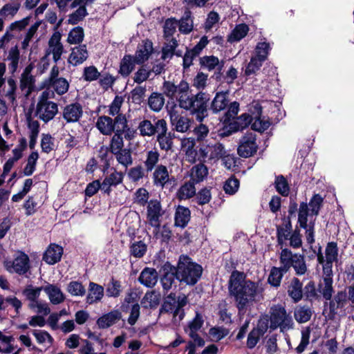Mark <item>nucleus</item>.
I'll list each match as a JSON object with an SVG mask.
<instances>
[{
  "instance_id": "nucleus-59",
  "label": "nucleus",
  "mask_w": 354,
  "mask_h": 354,
  "mask_svg": "<svg viewBox=\"0 0 354 354\" xmlns=\"http://www.w3.org/2000/svg\"><path fill=\"white\" fill-rule=\"evenodd\" d=\"M347 301V295L344 292H338L330 303V310L335 312L339 308H343Z\"/></svg>"
},
{
  "instance_id": "nucleus-61",
  "label": "nucleus",
  "mask_w": 354,
  "mask_h": 354,
  "mask_svg": "<svg viewBox=\"0 0 354 354\" xmlns=\"http://www.w3.org/2000/svg\"><path fill=\"white\" fill-rule=\"evenodd\" d=\"M283 272L281 268L274 267L272 268L268 277V282L273 286L277 287L280 285Z\"/></svg>"
},
{
  "instance_id": "nucleus-26",
  "label": "nucleus",
  "mask_w": 354,
  "mask_h": 354,
  "mask_svg": "<svg viewBox=\"0 0 354 354\" xmlns=\"http://www.w3.org/2000/svg\"><path fill=\"white\" fill-rule=\"evenodd\" d=\"M122 178V174L114 170L104 179L102 183L101 190L104 193L109 194L111 192V187L116 186L121 183Z\"/></svg>"
},
{
  "instance_id": "nucleus-57",
  "label": "nucleus",
  "mask_w": 354,
  "mask_h": 354,
  "mask_svg": "<svg viewBox=\"0 0 354 354\" xmlns=\"http://www.w3.org/2000/svg\"><path fill=\"white\" fill-rule=\"evenodd\" d=\"M270 50V44L266 41L259 42L255 48V55L257 59L264 62L269 54Z\"/></svg>"
},
{
  "instance_id": "nucleus-30",
  "label": "nucleus",
  "mask_w": 354,
  "mask_h": 354,
  "mask_svg": "<svg viewBox=\"0 0 354 354\" xmlns=\"http://www.w3.org/2000/svg\"><path fill=\"white\" fill-rule=\"evenodd\" d=\"M288 295L295 302L300 301L303 296L302 283L297 279L293 278L288 289Z\"/></svg>"
},
{
  "instance_id": "nucleus-24",
  "label": "nucleus",
  "mask_w": 354,
  "mask_h": 354,
  "mask_svg": "<svg viewBox=\"0 0 354 354\" xmlns=\"http://www.w3.org/2000/svg\"><path fill=\"white\" fill-rule=\"evenodd\" d=\"M104 295V290L102 286L94 282H90L86 296V303L88 304H96L102 300Z\"/></svg>"
},
{
  "instance_id": "nucleus-16",
  "label": "nucleus",
  "mask_w": 354,
  "mask_h": 354,
  "mask_svg": "<svg viewBox=\"0 0 354 354\" xmlns=\"http://www.w3.org/2000/svg\"><path fill=\"white\" fill-rule=\"evenodd\" d=\"M82 113V106L79 103H73L64 107L62 115L67 122H76L80 119Z\"/></svg>"
},
{
  "instance_id": "nucleus-15",
  "label": "nucleus",
  "mask_w": 354,
  "mask_h": 354,
  "mask_svg": "<svg viewBox=\"0 0 354 354\" xmlns=\"http://www.w3.org/2000/svg\"><path fill=\"white\" fill-rule=\"evenodd\" d=\"M169 116L171 124L175 131L185 133L189 129L191 121L187 117L180 115L174 111H171Z\"/></svg>"
},
{
  "instance_id": "nucleus-51",
  "label": "nucleus",
  "mask_w": 354,
  "mask_h": 354,
  "mask_svg": "<svg viewBox=\"0 0 354 354\" xmlns=\"http://www.w3.org/2000/svg\"><path fill=\"white\" fill-rule=\"evenodd\" d=\"M43 287H34L32 286H26L23 290V295L30 302H35L38 301Z\"/></svg>"
},
{
  "instance_id": "nucleus-1",
  "label": "nucleus",
  "mask_w": 354,
  "mask_h": 354,
  "mask_svg": "<svg viewBox=\"0 0 354 354\" xmlns=\"http://www.w3.org/2000/svg\"><path fill=\"white\" fill-rule=\"evenodd\" d=\"M228 291L239 312L262 298V288L259 284L248 279L243 272L238 270H234L230 276Z\"/></svg>"
},
{
  "instance_id": "nucleus-60",
  "label": "nucleus",
  "mask_w": 354,
  "mask_h": 354,
  "mask_svg": "<svg viewBox=\"0 0 354 354\" xmlns=\"http://www.w3.org/2000/svg\"><path fill=\"white\" fill-rule=\"evenodd\" d=\"M118 162L123 165L124 167H127L132 165L133 160L131 157V151L128 149H123L114 153Z\"/></svg>"
},
{
  "instance_id": "nucleus-13",
  "label": "nucleus",
  "mask_w": 354,
  "mask_h": 354,
  "mask_svg": "<svg viewBox=\"0 0 354 354\" xmlns=\"http://www.w3.org/2000/svg\"><path fill=\"white\" fill-rule=\"evenodd\" d=\"M43 290L46 294L50 302L53 305L60 304L66 299L65 295L57 285L47 283L43 287Z\"/></svg>"
},
{
  "instance_id": "nucleus-17",
  "label": "nucleus",
  "mask_w": 354,
  "mask_h": 354,
  "mask_svg": "<svg viewBox=\"0 0 354 354\" xmlns=\"http://www.w3.org/2000/svg\"><path fill=\"white\" fill-rule=\"evenodd\" d=\"M122 318V313L119 310H113L100 317L96 324L100 328H107L117 323Z\"/></svg>"
},
{
  "instance_id": "nucleus-47",
  "label": "nucleus",
  "mask_w": 354,
  "mask_h": 354,
  "mask_svg": "<svg viewBox=\"0 0 354 354\" xmlns=\"http://www.w3.org/2000/svg\"><path fill=\"white\" fill-rule=\"evenodd\" d=\"M84 37V32L82 28L77 26L68 32L67 42L70 44H80Z\"/></svg>"
},
{
  "instance_id": "nucleus-19",
  "label": "nucleus",
  "mask_w": 354,
  "mask_h": 354,
  "mask_svg": "<svg viewBox=\"0 0 354 354\" xmlns=\"http://www.w3.org/2000/svg\"><path fill=\"white\" fill-rule=\"evenodd\" d=\"M26 141L24 139L21 140L19 145H18L12 151V157L10 158L4 164L3 174H8L15 162L22 158L23 151L26 149Z\"/></svg>"
},
{
  "instance_id": "nucleus-18",
  "label": "nucleus",
  "mask_w": 354,
  "mask_h": 354,
  "mask_svg": "<svg viewBox=\"0 0 354 354\" xmlns=\"http://www.w3.org/2000/svg\"><path fill=\"white\" fill-rule=\"evenodd\" d=\"M88 57V53L86 45H79L71 49L68 57V63L73 66H77L85 62Z\"/></svg>"
},
{
  "instance_id": "nucleus-11",
  "label": "nucleus",
  "mask_w": 354,
  "mask_h": 354,
  "mask_svg": "<svg viewBox=\"0 0 354 354\" xmlns=\"http://www.w3.org/2000/svg\"><path fill=\"white\" fill-rule=\"evenodd\" d=\"M62 35L59 32H54L48 41L47 54L52 55L55 62H58L64 52V46L61 43Z\"/></svg>"
},
{
  "instance_id": "nucleus-21",
  "label": "nucleus",
  "mask_w": 354,
  "mask_h": 354,
  "mask_svg": "<svg viewBox=\"0 0 354 354\" xmlns=\"http://www.w3.org/2000/svg\"><path fill=\"white\" fill-rule=\"evenodd\" d=\"M153 50L152 42L146 40L140 44L136 52L133 59L136 64H141L147 61Z\"/></svg>"
},
{
  "instance_id": "nucleus-42",
  "label": "nucleus",
  "mask_w": 354,
  "mask_h": 354,
  "mask_svg": "<svg viewBox=\"0 0 354 354\" xmlns=\"http://www.w3.org/2000/svg\"><path fill=\"white\" fill-rule=\"evenodd\" d=\"M200 64L202 67L207 68L209 71H212L216 67L221 70L223 66V62H220L218 57L211 55L205 56L201 58Z\"/></svg>"
},
{
  "instance_id": "nucleus-12",
  "label": "nucleus",
  "mask_w": 354,
  "mask_h": 354,
  "mask_svg": "<svg viewBox=\"0 0 354 354\" xmlns=\"http://www.w3.org/2000/svg\"><path fill=\"white\" fill-rule=\"evenodd\" d=\"M196 140L194 138H183L180 140L181 150L185 153V159L189 163H194L198 156L195 149Z\"/></svg>"
},
{
  "instance_id": "nucleus-62",
  "label": "nucleus",
  "mask_w": 354,
  "mask_h": 354,
  "mask_svg": "<svg viewBox=\"0 0 354 354\" xmlns=\"http://www.w3.org/2000/svg\"><path fill=\"white\" fill-rule=\"evenodd\" d=\"M39 158V154L37 151L32 152L28 156L27 164L24 169V174L26 176H31L35 170L37 161Z\"/></svg>"
},
{
  "instance_id": "nucleus-44",
  "label": "nucleus",
  "mask_w": 354,
  "mask_h": 354,
  "mask_svg": "<svg viewBox=\"0 0 354 354\" xmlns=\"http://www.w3.org/2000/svg\"><path fill=\"white\" fill-rule=\"evenodd\" d=\"M292 233V225L290 221L286 222L282 225L277 227V240L280 245L288 240Z\"/></svg>"
},
{
  "instance_id": "nucleus-36",
  "label": "nucleus",
  "mask_w": 354,
  "mask_h": 354,
  "mask_svg": "<svg viewBox=\"0 0 354 354\" xmlns=\"http://www.w3.org/2000/svg\"><path fill=\"white\" fill-rule=\"evenodd\" d=\"M249 31L248 26L245 24H240L234 28L228 37V41L231 43L239 41L244 38Z\"/></svg>"
},
{
  "instance_id": "nucleus-58",
  "label": "nucleus",
  "mask_w": 354,
  "mask_h": 354,
  "mask_svg": "<svg viewBox=\"0 0 354 354\" xmlns=\"http://www.w3.org/2000/svg\"><path fill=\"white\" fill-rule=\"evenodd\" d=\"M312 315L311 310L309 308L299 306L295 310V319L299 323H305L308 322Z\"/></svg>"
},
{
  "instance_id": "nucleus-63",
  "label": "nucleus",
  "mask_w": 354,
  "mask_h": 354,
  "mask_svg": "<svg viewBox=\"0 0 354 354\" xmlns=\"http://www.w3.org/2000/svg\"><path fill=\"white\" fill-rule=\"evenodd\" d=\"M122 135V133L115 132L111 140L110 149L113 154L123 150L124 141Z\"/></svg>"
},
{
  "instance_id": "nucleus-56",
  "label": "nucleus",
  "mask_w": 354,
  "mask_h": 354,
  "mask_svg": "<svg viewBox=\"0 0 354 354\" xmlns=\"http://www.w3.org/2000/svg\"><path fill=\"white\" fill-rule=\"evenodd\" d=\"M68 293L72 296L82 297L86 293V289L82 283L74 281H71L66 288Z\"/></svg>"
},
{
  "instance_id": "nucleus-25",
  "label": "nucleus",
  "mask_w": 354,
  "mask_h": 354,
  "mask_svg": "<svg viewBox=\"0 0 354 354\" xmlns=\"http://www.w3.org/2000/svg\"><path fill=\"white\" fill-rule=\"evenodd\" d=\"M153 169L154 171L153 173V181L154 185L161 188L164 187L165 184L169 180V175L167 167L162 165H160Z\"/></svg>"
},
{
  "instance_id": "nucleus-38",
  "label": "nucleus",
  "mask_w": 354,
  "mask_h": 354,
  "mask_svg": "<svg viewBox=\"0 0 354 354\" xmlns=\"http://www.w3.org/2000/svg\"><path fill=\"white\" fill-rule=\"evenodd\" d=\"M295 254H293L290 250L283 249L280 254V263L283 272H288L292 267V262L295 259Z\"/></svg>"
},
{
  "instance_id": "nucleus-8",
  "label": "nucleus",
  "mask_w": 354,
  "mask_h": 354,
  "mask_svg": "<svg viewBox=\"0 0 354 354\" xmlns=\"http://www.w3.org/2000/svg\"><path fill=\"white\" fill-rule=\"evenodd\" d=\"M187 303V299L185 295L179 296L177 301H176L175 298L173 297L171 294L165 301L163 308L167 312L172 313L174 317L178 316L179 319H182L183 317L182 308L185 306Z\"/></svg>"
},
{
  "instance_id": "nucleus-31",
  "label": "nucleus",
  "mask_w": 354,
  "mask_h": 354,
  "mask_svg": "<svg viewBox=\"0 0 354 354\" xmlns=\"http://www.w3.org/2000/svg\"><path fill=\"white\" fill-rule=\"evenodd\" d=\"M190 219V211L188 208L178 206L175 214V224L177 226L184 227Z\"/></svg>"
},
{
  "instance_id": "nucleus-37",
  "label": "nucleus",
  "mask_w": 354,
  "mask_h": 354,
  "mask_svg": "<svg viewBox=\"0 0 354 354\" xmlns=\"http://www.w3.org/2000/svg\"><path fill=\"white\" fill-rule=\"evenodd\" d=\"M160 153L157 149H153L147 151L146 158L144 162L145 167L147 171H151L158 162Z\"/></svg>"
},
{
  "instance_id": "nucleus-35",
  "label": "nucleus",
  "mask_w": 354,
  "mask_h": 354,
  "mask_svg": "<svg viewBox=\"0 0 354 354\" xmlns=\"http://www.w3.org/2000/svg\"><path fill=\"white\" fill-rule=\"evenodd\" d=\"M319 292L326 300H330L333 295V279L329 275L323 279L319 285Z\"/></svg>"
},
{
  "instance_id": "nucleus-32",
  "label": "nucleus",
  "mask_w": 354,
  "mask_h": 354,
  "mask_svg": "<svg viewBox=\"0 0 354 354\" xmlns=\"http://www.w3.org/2000/svg\"><path fill=\"white\" fill-rule=\"evenodd\" d=\"M178 25L180 32L183 34H188L193 30L194 24L189 10H187L185 12L184 15L178 22Z\"/></svg>"
},
{
  "instance_id": "nucleus-27",
  "label": "nucleus",
  "mask_w": 354,
  "mask_h": 354,
  "mask_svg": "<svg viewBox=\"0 0 354 354\" xmlns=\"http://www.w3.org/2000/svg\"><path fill=\"white\" fill-rule=\"evenodd\" d=\"M97 129L104 135H111L114 131L113 120L109 116L103 115L97 118L96 122Z\"/></svg>"
},
{
  "instance_id": "nucleus-6",
  "label": "nucleus",
  "mask_w": 354,
  "mask_h": 354,
  "mask_svg": "<svg viewBox=\"0 0 354 354\" xmlns=\"http://www.w3.org/2000/svg\"><path fill=\"white\" fill-rule=\"evenodd\" d=\"M156 128L158 129L156 140L161 150L168 151L173 147V140L174 134L168 132L167 124L165 120L159 119L156 121Z\"/></svg>"
},
{
  "instance_id": "nucleus-50",
  "label": "nucleus",
  "mask_w": 354,
  "mask_h": 354,
  "mask_svg": "<svg viewBox=\"0 0 354 354\" xmlns=\"http://www.w3.org/2000/svg\"><path fill=\"white\" fill-rule=\"evenodd\" d=\"M292 267L294 268L297 275L304 274L307 271L304 257L301 254H295Z\"/></svg>"
},
{
  "instance_id": "nucleus-14",
  "label": "nucleus",
  "mask_w": 354,
  "mask_h": 354,
  "mask_svg": "<svg viewBox=\"0 0 354 354\" xmlns=\"http://www.w3.org/2000/svg\"><path fill=\"white\" fill-rule=\"evenodd\" d=\"M205 94L200 93L194 95L192 99V109H189L196 114V120L202 121L207 112L206 100Z\"/></svg>"
},
{
  "instance_id": "nucleus-23",
  "label": "nucleus",
  "mask_w": 354,
  "mask_h": 354,
  "mask_svg": "<svg viewBox=\"0 0 354 354\" xmlns=\"http://www.w3.org/2000/svg\"><path fill=\"white\" fill-rule=\"evenodd\" d=\"M63 254V249L56 244H50L46 250L43 260L49 265H53L59 261Z\"/></svg>"
},
{
  "instance_id": "nucleus-34",
  "label": "nucleus",
  "mask_w": 354,
  "mask_h": 354,
  "mask_svg": "<svg viewBox=\"0 0 354 354\" xmlns=\"http://www.w3.org/2000/svg\"><path fill=\"white\" fill-rule=\"evenodd\" d=\"M46 85L48 86L47 89L50 90L49 88H52L56 93H57L59 95L66 93L69 88V83L64 77H60V79L55 80L54 81Z\"/></svg>"
},
{
  "instance_id": "nucleus-4",
  "label": "nucleus",
  "mask_w": 354,
  "mask_h": 354,
  "mask_svg": "<svg viewBox=\"0 0 354 354\" xmlns=\"http://www.w3.org/2000/svg\"><path fill=\"white\" fill-rule=\"evenodd\" d=\"M270 328L275 330L279 328L281 332L292 328L293 321L290 314L287 313L284 307L274 305L270 310Z\"/></svg>"
},
{
  "instance_id": "nucleus-53",
  "label": "nucleus",
  "mask_w": 354,
  "mask_h": 354,
  "mask_svg": "<svg viewBox=\"0 0 354 354\" xmlns=\"http://www.w3.org/2000/svg\"><path fill=\"white\" fill-rule=\"evenodd\" d=\"M159 295L155 292H147L142 299L144 308H156L159 304Z\"/></svg>"
},
{
  "instance_id": "nucleus-43",
  "label": "nucleus",
  "mask_w": 354,
  "mask_h": 354,
  "mask_svg": "<svg viewBox=\"0 0 354 354\" xmlns=\"http://www.w3.org/2000/svg\"><path fill=\"white\" fill-rule=\"evenodd\" d=\"M136 64L133 56L125 55L120 63V73L122 76H128L133 70Z\"/></svg>"
},
{
  "instance_id": "nucleus-46",
  "label": "nucleus",
  "mask_w": 354,
  "mask_h": 354,
  "mask_svg": "<svg viewBox=\"0 0 354 354\" xmlns=\"http://www.w3.org/2000/svg\"><path fill=\"white\" fill-rule=\"evenodd\" d=\"M7 60L9 62L8 67L10 72L14 73L18 68L19 61V50L17 46L9 50Z\"/></svg>"
},
{
  "instance_id": "nucleus-9",
  "label": "nucleus",
  "mask_w": 354,
  "mask_h": 354,
  "mask_svg": "<svg viewBox=\"0 0 354 354\" xmlns=\"http://www.w3.org/2000/svg\"><path fill=\"white\" fill-rule=\"evenodd\" d=\"M163 212L160 202L158 200H151L149 202L147 206V218L149 224L156 228L160 227V220Z\"/></svg>"
},
{
  "instance_id": "nucleus-39",
  "label": "nucleus",
  "mask_w": 354,
  "mask_h": 354,
  "mask_svg": "<svg viewBox=\"0 0 354 354\" xmlns=\"http://www.w3.org/2000/svg\"><path fill=\"white\" fill-rule=\"evenodd\" d=\"M337 246L334 242L328 243L326 248V263L324 269L331 268L332 263L337 260Z\"/></svg>"
},
{
  "instance_id": "nucleus-45",
  "label": "nucleus",
  "mask_w": 354,
  "mask_h": 354,
  "mask_svg": "<svg viewBox=\"0 0 354 354\" xmlns=\"http://www.w3.org/2000/svg\"><path fill=\"white\" fill-rule=\"evenodd\" d=\"M86 4H81L75 11L68 15V23L69 24L75 25L82 21L86 15L87 11L86 8Z\"/></svg>"
},
{
  "instance_id": "nucleus-3",
  "label": "nucleus",
  "mask_w": 354,
  "mask_h": 354,
  "mask_svg": "<svg viewBox=\"0 0 354 354\" xmlns=\"http://www.w3.org/2000/svg\"><path fill=\"white\" fill-rule=\"evenodd\" d=\"M52 90L46 89L39 96L36 107V115L45 123L53 120L58 113V106L49 99L54 98Z\"/></svg>"
},
{
  "instance_id": "nucleus-52",
  "label": "nucleus",
  "mask_w": 354,
  "mask_h": 354,
  "mask_svg": "<svg viewBox=\"0 0 354 354\" xmlns=\"http://www.w3.org/2000/svg\"><path fill=\"white\" fill-rule=\"evenodd\" d=\"M19 3L6 4L0 9V15L4 19H12L19 11Z\"/></svg>"
},
{
  "instance_id": "nucleus-48",
  "label": "nucleus",
  "mask_w": 354,
  "mask_h": 354,
  "mask_svg": "<svg viewBox=\"0 0 354 354\" xmlns=\"http://www.w3.org/2000/svg\"><path fill=\"white\" fill-rule=\"evenodd\" d=\"M147 249V244L143 241H135L131 243L130 254L136 258L142 257Z\"/></svg>"
},
{
  "instance_id": "nucleus-29",
  "label": "nucleus",
  "mask_w": 354,
  "mask_h": 354,
  "mask_svg": "<svg viewBox=\"0 0 354 354\" xmlns=\"http://www.w3.org/2000/svg\"><path fill=\"white\" fill-rule=\"evenodd\" d=\"M208 174V169L204 164H198L190 170L191 181L194 183L204 180Z\"/></svg>"
},
{
  "instance_id": "nucleus-20",
  "label": "nucleus",
  "mask_w": 354,
  "mask_h": 354,
  "mask_svg": "<svg viewBox=\"0 0 354 354\" xmlns=\"http://www.w3.org/2000/svg\"><path fill=\"white\" fill-rule=\"evenodd\" d=\"M164 274L161 278V284L165 290L167 291L172 287L175 281L176 277V267L171 266L169 263H166L162 266Z\"/></svg>"
},
{
  "instance_id": "nucleus-41",
  "label": "nucleus",
  "mask_w": 354,
  "mask_h": 354,
  "mask_svg": "<svg viewBox=\"0 0 354 354\" xmlns=\"http://www.w3.org/2000/svg\"><path fill=\"white\" fill-rule=\"evenodd\" d=\"M196 194V188L192 181L185 183L177 192V197L180 200H186L192 197Z\"/></svg>"
},
{
  "instance_id": "nucleus-40",
  "label": "nucleus",
  "mask_w": 354,
  "mask_h": 354,
  "mask_svg": "<svg viewBox=\"0 0 354 354\" xmlns=\"http://www.w3.org/2000/svg\"><path fill=\"white\" fill-rule=\"evenodd\" d=\"M138 129L140 131V134L142 136H152L156 133H158V129L156 128V122L155 124H153L150 120H144L141 121L139 124Z\"/></svg>"
},
{
  "instance_id": "nucleus-33",
  "label": "nucleus",
  "mask_w": 354,
  "mask_h": 354,
  "mask_svg": "<svg viewBox=\"0 0 354 354\" xmlns=\"http://www.w3.org/2000/svg\"><path fill=\"white\" fill-rule=\"evenodd\" d=\"M32 335L39 344L46 347H50L54 342L50 334L44 330H33Z\"/></svg>"
},
{
  "instance_id": "nucleus-22",
  "label": "nucleus",
  "mask_w": 354,
  "mask_h": 354,
  "mask_svg": "<svg viewBox=\"0 0 354 354\" xmlns=\"http://www.w3.org/2000/svg\"><path fill=\"white\" fill-rule=\"evenodd\" d=\"M158 279V274L156 269L153 268H145L141 272L138 280L146 287H153Z\"/></svg>"
},
{
  "instance_id": "nucleus-2",
  "label": "nucleus",
  "mask_w": 354,
  "mask_h": 354,
  "mask_svg": "<svg viewBox=\"0 0 354 354\" xmlns=\"http://www.w3.org/2000/svg\"><path fill=\"white\" fill-rule=\"evenodd\" d=\"M176 279L187 285H194L201 278L203 268L196 263L185 255L179 257L178 266L176 268Z\"/></svg>"
},
{
  "instance_id": "nucleus-64",
  "label": "nucleus",
  "mask_w": 354,
  "mask_h": 354,
  "mask_svg": "<svg viewBox=\"0 0 354 354\" xmlns=\"http://www.w3.org/2000/svg\"><path fill=\"white\" fill-rule=\"evenodd\" d=\"M106 295L109 297H118L122 292V286L120 282L112 279L106 286Z\"/></svg>"
},
{
  "instance_id": "nucleus-54",
  "label": "nucleus",
  "mask_w": 354,
  "mask_h": 354,
  "mask_svg": "<svg viewBox=\"0 0 354 354\" xmlns=\"http://www.w3.org/2000/svg\"><path fill=\"white\" fill-rule=\"evenodd\" d=\"M252 129L254 131L263 132L268 129L270 122L265 117H257L250 120Z\"/></svg>"
},
{
  "instance_id": "nucleus-55",
  "label": "nucleus",
  "mask_w": 354,
  "mask_h": 354,
  "mask_svg": "<svg viewBox=\"0 0 354 354\" xmlns=\"http://www.w3.org/2000/svg\"><path fill=\"white\" fill-rule=\"evenodd\" d=\"M113 124L116 133H122V132L131 131V129L127 124V120L124 115L118 114L115 118Z\"/></svg>"
},
{
  "instance_id": "nucleus-7",
  "label": "nucleus",
  "mask_w": 354,
  "mask_h": 354,
  "mask_svg": "<svg viewBox=\"0 0 354 354\" xmlns=\"http://www.w3.org/2000/svg\"><path fill=\"white\" fill-rule=\"evenodd\" d=\"M6 269L10 273L26 274L30 268L29 257L24 252H19L13 260L4 262Z\"/></svg>"
},
{
  "instance_id": "nucleus-28",
  "label": "nucleus",
  "mask_w": 354,
  "mask_h": 354,
  "mask_svg": "<svg viewBox=\"0 0 354 354\" xmlns=\"http://www.w3.org/2000/svg\"><path fill=\"white\" fill-rule=\"evenodd\" d=\"M227 92H218L216 94L211 104L214 113H218L225 109L228 104Z\"/></svg>"
},
{
  "instance_id": "nucleus-5",
  "label": "nucleus",
  "mask_w": 354,
  "mask_h": 354,
  "mask_svg": "<svg viewBox=\"0 0 354 354\" xmlns=\"http://www.w3.org/2000/svg\"><path fill=\"white\" fill-rule=\"evenodd\" d=\"M225 153L224 146L218 142L203 143L198 150V160L211 163L216 162Z\"/></svg>"
},
{
  "instance_id": "nucleus-49",
  "label": "nucleus",
  "mask_w": 354,
  "mask_h": 354,
  "mask_svg": "<svg viewBox=\"0 0 354 354\" xmlns=\"http://www.w3.org/2000/svg\"><path fill=\"white\" fill-rule=\"evenodd\" d=\"M165 104V99L161 94L153 93L148 100L149 106L153 111L158 112L161 110Z\"/></svg>"
},
{
  "instance_id": "nucleus-10",
  "label": "nucleus",
  "mask_w": 354,
  "mask_h": 354,
  "mask_svg": "<svg viewBox=\"0 0 354 354\" xmlns=\"http://www.w3.org/2000/svg\"><path fill=\"white\" fill-rule=\"evenodd\" d=\"M255 140V136L252 133L243 136L238 148L239 156L244 158L252 156L257 149Z\"/></svg>"
}]
</instances>
